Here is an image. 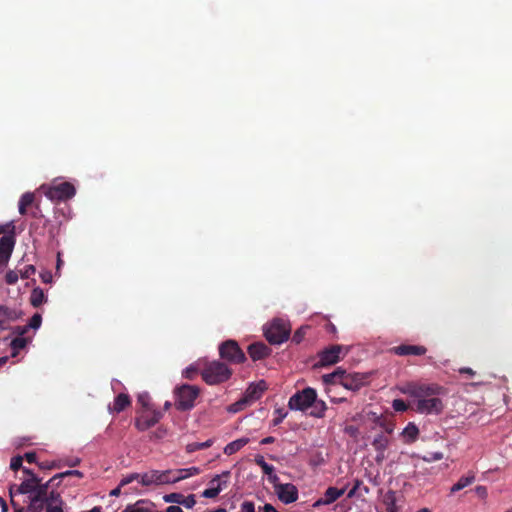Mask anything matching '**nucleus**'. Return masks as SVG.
Returning a JSON list of instances; mask_svg holds the SVG:
<instances>
[{
    "instance_id": "a18cd8bd",
    "label": "nucleus",
    "mask_w": 512,
    "mask_h": 512,
    "mask_svg": "<svg viewBox=\"0 0 512 512\" xmlns=\"http://www.w3.org/2000/svg\"><path fill=\"white\" fill-rule=\"evenodd\" d=\"M195 504H196L195 496L193 494H191L188 496L183 495L180 505H183L184 507L190 509V508H193L195 506Z\"/></svg>"
},
{
    "instance_id": "bf43d9fd",
    "label": "nucleus",
    "mask_w": 512,
    "mask_h": 512,
    "mask_svg": "<svg viewBox=\"0 0 512 512\" xmlns=\"http://www.w3.org/2000/svg\"><path fill=\"white\" fill-rule=\"evenodd\" d=\"M137 402L142 405L143 408L148 409L149 396L148 394H140L137 398Z\"/></svg>"
},
{
    "instance_id": "09e8293b",
    "label": "nucleus",
    "mask_w": 512,
    "mask_h": 512,
    "mask_svg": "<svg viewBox=\"0 0 512 512\" xmlns=\"http://www.w3.org/2000/svg\"><path fill=\"white\" fill-rule=\"evenodd\" d=\"M37 464H38V467L42 470H51V469L60 467V465L58 463H56L55 461H51V462L50 461H42Z\"/></svg>"
},
{
    "instance_id": "680f3d73",
    "label": "nucleus",
    "mask_w": 512,
    "mask_h": 512,
    "mask_svg": "<svg viewBox=\"0 0 512 512\" xmlns=\"http://www.w3.org/2000/svg\"><path fill=\"white\" fill-rule=\"evenodd\" d=\"M185 469H186L188 478L198 475L201 472V470L198 467H194V466L190 467V468H185Z\"/></svg>"
},
{
    "instance_id": "6e6d98bb",
    "label": "nucleus",
    "mask_w": 512,
    "mask_h": 512,
    "mask_svg": "<svg viewBox=\"0 0 512 512\" xmlns=\"http://www.w3.org/2000/svg\"><path fill=\"white\" fill-rule=\"evenodd\" d=\"M175 474H176V478H173L174 479V483L188 478L187 472H186L185 468L184 469H177V470H175Z\"/></svg>"
},
{
    "instance_id": "c03bdc74",
    "label": "nucleus",
    "mask_w": 512,
    "mask_h": 512,
    "mask_svg": "<svg viewBox=\"0 0 512 512\" xmlns=\"http://www.w3.org/2000/svg\"><path fill=\"white\" fill-rule=\"evenodd\" d=\"M392 407L397 412H405L408 409V405L402 399L393 400Z\"/></svg>"
},
{
    "instance_id": "393cba45",
    "label": "nucleus",
    "mask_w": 512,
    "mask_h": 512,
    "mask_svg": "<svg viewBox=\"0 0 512 512\" xmlns=\"http://www.w3.org/2000/svg\"><path fill=\"white\" fill-rule=\"evenodd\" d=\"M15 246V236L13 233L5 234L0 238V252L12 253Z\"/></svg>"
},
{
    "instance_id": "4be33fe9",
    "label": "nucleus",
    "mask_w": 512,
    "mask_h": 512,
    "mask_svg": "<svg viewBox=\"0 0 512 512\" xmlns=\"http://www.w3.org/2000/svg\"><path fill=\"white\" fill-rule=\"evenodd\" d=\"M249 443V438H246V437H243V438H239L237 440H234L230 443H228L225 447H224V453L226 455H233L235 454L236 452H238L239 450H241L244 446H246L247 444Z\"/></svg>"
},
{
    "instance_id": "0eeeda50",
    "label": "nucleus",
    "mask_w": 512,
    "mask_h": 512,
    "mask_svg": "<svg viewBox=\"0 0 512 512\" xmlns=\"http://www.w3.org/2000/svg\"><path fill=\"white\" fill-rule=\"evenodd\" d=\"M220 357L233 364L245 362L246 356L235 340H226L219 346Z\"/></svg>"
},
{
    "instance_id": "f8f14e48",
    "label": "nucleus",
    "mask_w": 512,
    "mask_h": 512,
    "mask_svg": "<svg viewBox=\"0 0 512 512\" xmlns=\"http://www.w3.org/2000/svg\"><path fill=\"white\" fill-rule=\"evenodd\" d=\"M343 349L344 348L341 345H331L330 347L324 349L318 354L319 359L317 365L320 367H325L337 363L341 358L340 354Z\"/></svg>"
},
{
    "instance_id": "864d4df0",
    "label": "nucleus",
    "mask_w": 512,
    "mask_h": 512,
    "mask_svg": "<svg viewBox=\"0 0 512 512\" xmlns=\"http://www.w3.org/2000/svg\"><path fill=\"white\" fill-rule=\"evenodd\" d=\"M376 424H378L379 426L383 427L385 429V431L388 433V434H391L393 432V427L392 425L390 424H387L385 422V420H383L382 418L380 417H376V420H375Z\"/></svg>"
},
{
    "instance_id": "3c124183",
    "label": "nucleus",
    "mask_w": 512,
    "mask_h": 512,
    "mask_svg": "<svg viewBox=\"0 0 512 512\" xmlns=\"http://www.w3.org/2000/svg\"><path fill=\"white\" fill-rule=\"evenodd\" d=\"M141 479V475L140 474H137V473H133V474H130L126 477H124L121 481H120V486H125L127 484H130L132 483L134 480H138V479Z\"/></svg>"
},
{
    "instance_id": "f257e3e1",
    "label": "nucleus",
    "mask_w": 512,
    "mask_h": 512,
    "mask_svg": "<svg viewBox=\"0 0 512 512\" xmlns=\"http://www.w3.org/2000/svg\"><path fill=\"white\" fill-rule=\"evenodd\" d=\"M402 392L415 398V410L420 414L439 415L444 410L441 397L445 396L447 392L438 384L408 382Z\"/></svg>"
},
{
    "instance_id": "a211bd4d",
    "label": "nucleus",
    "mask_w": 512,
    "mask_h": 512,
    "mask_svg": "<svg viewBox=\"0 0 512 512\" xmlns=\"http://www.w3.org/2000/svg\"><path fill=\"white\" fill-rule=\"evenodd\" d=\"M254 461L261 467L263 473L268 476V480L271 484L279 480V477L274 473V467L268 464L262 455H256Z\"/></svg>"
},
{
    "instance_id": "2f4dec72",
    "label": "nucleus",
    "mask_w": 512,
    "mask_h": 512,
    "mask_svg": "<svg viewBox=\"0 0 512 512\" xmlns=\"http://www.w3.org/2000/svg\"><path fill=\"white\" fill-rule=\"evenodd\" d=\"M389 438L383 433L378 434L372 441L375 451H386L389 445Z\"/></svg>"
},
{
    "instance_id": "f704fd0d",
    "label": "nucleus",
    "mask_w": 512,
    "mask_h": 512,
    "mask_svg": "<svg viewBox=\"0 0 512 512\" xmlns=\"http://www.w3.org/2000/svg\"><path fill=\"white\" fill-rule=\"evenodd\" d=\"M358 491H363L365 494L369 493V488L365 485H363V482L359 479L354 480L353 487L349 490L347 497L353 498L355 496H360L361 493H358Z\"/></svg>"
},
{
    "instance_id": "e2e57ef3",
    "label": "nucleus",
    "mask_w": 512,
    "mask_h": 512,
    "mask_svg": "<svg viewBox=\"0 0 512 512\" xmlns=\"http://www.w3.org/2000/svg\"><path fill=\"white\" fill-rule=\"evenodd\" d=\"M442 458H443V454L441 452H435V453H431L430 458H424V459L427 461H431V460L437 461V460H441Z\"/></svg>"
},
{
    "instance_id": "9d476101",
    "label": "nucleus",
    "mask_w": 512,
    "mask_h": 512,
    "mask_svg": "<svg viewBox=\"0 0 512 512\" xmlns=\"http://www.w3.org/2000/svg\"><path fill=\"white\" fill-rule=\"evenodd\" d=\"M162 418V413L157 410L145 409L135 419V427L139 431H146L155 426Z\"/></svg>"
},
{
    "instance_id": "20e7f679",
    "label": "nucleus",
    "mask_w": 512,
    "mask_h": 512,
    "mask_svg": "<svg viewBox=\"0 0 512 512\" xmlns=\"http://www.w3.org/2000/svg\"><path fill=\"white\" fill-rule=\"evenodd\" d=\"M199 395V388L194 385L183 384L174 389V405L179 411L191 410Z\"/></svg>"
},
{
    "instance_id": "aec40b11",
    "label": "nucleus",
    "mask_w": 512,
    "mask_h": 512,
    "mask_svg": "<svg viewBox=\"0 0 512 512\" xmlns=\"http://www.w3.org/2000/svg\"><path fill=\"white\" fill-rule=\"evenodd\" d=\"M154 507L151 501L141 499L133 504L127 505L121 512H149V510Z\"/></svg>"
},
{
    "instance_id": "473e14b6",
    "label": "nucleus",
    "mask_w": 512,
    "mask_h": 512,
    "mask_svg": "<svg viewBox=\"0 0 512 512\" xmlns=\"http://www.w3.org/2000/svg\"><path fill=\"white\" fill-rule=\"evenodd\" d=\"M383 503L386 506V512H397L396 494L394 491L389 490L383 498Z\"/></svg>"
},
{
    "instance_id": "4d7b16f0",
    "label": "nucleus",
    "mask_w": 512,
    "mask_h": 512,
    "mask_svg": "<svg viewBox=\"0 0 512 512\" xmlns=\"http://www.w3.org/2000/svg\"><path fill=\"white\" fill-rule=\"evenodd\" d=\"M275 413H277L278 416L273 419V425L277 426L283 421V419L286 417L287 413L283 412L282 409H277L275 411Z\"/></svg>"
},
{
    "instance_id": "ea45409f",
    "label": "nucleus",
    "mask_w": 512,
    "mask_h": 512,
    "mask_svg": "<svg viewBox=\"0 0 512 512\" xmlns=\"http://www.w3.org/2000/svg\"><path fill=\"white\" fill-rule=\"evenodd\" d=\"M307 329H308V327H303V326L300 327L299 329H297L292 336V342L295 344H300L306 335Z\"/></svg>"
},
{
    "instance_id": "e433bc0d",
    "label": "nucleus",
    "mask_w": 512,
    "mask_h": 512,
    "mask_svg": "<svg viewBox=\"0 0 512 512\" xmlns=\"http://www.w3.org/2000/svg\"><path fill=\"white\" fill-rule=\"evenodd\" d=\"M213 443H214L213 439H208L205 442L189 443L186 446V451L188 453H193V452L198 451V450L207 449V448L211 447L213 445Z\"/></svg>"
},
{
    "instance_id": "72a5a7b5",
    "label": "nucleus",
    "mask_w": 512,
    "mask_h": 512,
    "mask_svg": "<svg viewBox=\"0 0 512 512\" xmlns=\"http://www.w3.org/2000/svg\"><path fill=\"white\" fill-rule=\"evenodd\" d=\"M28 343V339L24 337H16L10 342V347L12 349L11 356L16 357L19 353V350L26 347Z\"/></svg>"
},
{
    "instance_id": "f03ea898",
    "label": "nucleus",
    "mask_w": 512,
    "mask_h": 512,
    "mask_svg": "<svg viewBox=\"0 0 512 512\" xmlns=\"http://www.w3.org/2000/svg\"><path fill=\"white\" fill-rule=\"evenodd\" d=\"M322 378L327 384H340L351 391H358L365 382V377L362 374H347L345 370L340 368L336 369L332 373L323 375Z\"/></svg>"
},
{
    "instance_id": "39448f33",
    "label": "nucleus",
    "mask_w": 512,
    "mask_h": 512,
    "mask_svg": "<svg viewBox=\"0 0 512 512\" xmlns=\"http://www.w3.org/2000/svg\"><path fill=\"white\" fill-rule=\"evenodd\" d=\"M290 326L281 319H274L264 331L266 340L270 344H282L290 336Z\"/></svg>"
},
{
    "instance_id": "0e129e2a",
    "label": "nucleus",
    "mask_w": 512,
    "mask_h": 512,
    "mask_svg": "<svg viewBox=\"0 0 512 512\" xmlns=\"http://www.w3.org/2000/svg\"><path fill=\"white\" fill-rule=\"evenodd\" d=\"M11 504H12L15 512H26V508L21 507L18 504H16L14 499H11Z\"/></svg>"
},
{
    "instance_id": "de8ad7c7",
    "label": "nucleus",
    "mask_w": 512,
    "mask_h": 512,
    "mask_svg": "<svg viewBox=\"0 0 512 512\" xmlns=\"http://www.w3.org/2000/svg\"><path fill=\"white\" fill-rule=\"evenodd\" d=\"M12 253L0 252V273L6 268Z\"/></svg>"
},
{
    "instance_id": "6e6552de",
    "label": "nucleus",
    "mask_w": 512,
    "mask_h": 512,
    "mask_svg": "<svg viewBox=\"0 0 512 512\" xmlns=\"http://www.w3.org/2000/svg\"><path fill=\"white\" fill-rule=\"evenodd\" d=\"M44 193L48 199L60 202L73 198L76 194V189L70 182H62L48 187Z\"/></svg>"
},
{
    "instance_id": "338daca9",
    "label": "nucleus",
    "mask_w": 512,
    "mask_h": 512,
    "mask_svg": "<svg viewBox=\"0 0 512 512\" xmlns=\"http://www.w3.org/2000/svg\"><path fill=\"white\" fill-rule=\"evenodd\" d=\"M377 455L375 457V460L377 463H381L385 459V451H376Z\"/></svg>"
},
{
    "instance_id": "5fc2aeb1",
    "label": "nucleus",
    "mask_w": 512,
    "mask_h": 512,
    "mask_svg": "<svg viewBox=\"0 0 512 512\" xmlns=\"http://www.w3.org/2000/svg\"><path fill=\"white\" fill-rule=\"evenodd\" d=\"M241 512H255V505L251 501H244L241 504Z\"/></svg>"
},
{
    "instance_id": "cd10ccee",
    "label": "nucleus",
    "mask_w": 512,
    "mask_h": 512,
    "mask_svg": "<svg viewBox=\"0 0 512 512\" xmlns=\"http://www.w3.org/2000/svg\"><path fill=\"white\" fill-rule=\"evenodd\" d=\"M418 434H419V429L412 422L408 423V425L404 428V430L402 432V435L405 438V441L407 443H412V442L416 441Z\"/></svg>"
},
{
    "instance_id": "c756f323",
    "label": "nucleus",
    "mask_w": 512,
    "mask_h": 512,
    "mask_svg": "<svg viewBox=\"0 0 512 512\" xmlns=\"http://www.w3.org/2000/svg\"><path fill=\"white\" fill-rule=\"evenodd\" d=\"M310 408H312L310 416L315 418H323L325 416V411L327 410V405L323 400H318L316 398L315 402L311 405Z\"/></svg>"
},
{
    "instance_id": "a19ab883",
    "label": "nucleus",
    "mask_w": 512,
    "mask_h": 512,
    "mask_svg": "<svg viewBox=\"0 0 512 512\" xmlns=\"http://www.w3.org/2000/svg\"><path fill=\"white\" fill-rule=\"evenodd\" d=\"M36 272V268L34 265H27L24 267V269L19 270L20 277L22 279H29L32 275H34Z\"/></svg>"
},
{
    "instance_id": "774afa93",
    "label": "nucleus",
    "mask_w": 512,
    "mask_h": 512,
    "mask_svg": "<svg viewBox=\"0 0 512 512\" xmlns=\"http://www.w3.org/2000/svg\"><path fill=\"white\" fill-rule=\"evenodd\" d=\"M166 512H183V510L179 506L172 505L166 509Z\"/></svg>"
},
{
    "instance_id": "412c9836",
    "label": "nucleus",
    "mask_w": 512,
    "mask_h": 512,
    "mask_svg": "<svg viewBox=\"0 0 512 512\" xmlns=\"http://www.w3.org/2000/svg\"><path fill=\"white\" fill-rule=\"evenodd\" d=\"M43 501L46 504V510L50 507H56L59 509H63L64 501L61 497V494L54 489H52L48 493V496H46V499H44Z\"/></svg>"
},
{
    "instance_id": "a878e982",
    "label": "nucleus",
    "mask_w": 512,
    "mask_h": 512,
    "mask_svg": "<svg viewBox=\"0 0 512 512\" xmlns=\"http://www.w3.org/2000/svg\"><path fill=\"white\" fill-rule=\"evenodd\" d=\"M475 481V475L473 473H469L466 476H462L450 489L451 493L458 492L465 487L471 485Z\"/></svg>"
},
{
    "instance_id": "dca6fc26",
    "label": "nucleus",
    "mask_w": 512,
    "mask_h": 512,
    "mask_svg": "<svg viewBox=\"0 0 512 512\" xmlns=\"http://www.w3.org/2000/svg\"><path fill=\"white\" fill-rule=\"evenodd\" d=\"M247 352L253 361H258L268 357L271 349L263 342H255L248 346Z\"/></svg>"
},
{
    "instance_id": "f3484780",
    "label": "nucleus",
    "mask_w": 512,
    "mask_h": 512,
    "mask_svg": "<svg viewBox=\"0 0 512 512\" xmlns=\"http://www.w3.org/2000/svg\"><path fill=\"white\" fill-rule=\"evenodd\" d=\"M266 389L267 384L264 380H261L258 383H252L246 389L245 399L248 401L258 400Z\"/></svg>"
},
{
    "instance_id": "58836bf2",
    "label": "nucleus",
    "mask_w": 512,
    "mask_h": 512,
    "mask_svg": "<svg viewBox=\"0 0 512 512\" xmlns=\"http://www.w3.org/2000/svg\"><path fill=\"white\" fill-rule=\"evenodd\" d=\"M19 276H20L19 271L9 270V271H7V273L5 275V282L8 285H14L17 283Z\"/></svg>"
},
{
    "instance_id": "69168bd1",
    "label": "nucleus",
    "mask_w": 512,
    "mask_h": 512,
    "mask_svg": "<svg viewBox=\"0 0 512 512\" xmlns=\"http://www.w3.org/2000/svg\"><path fill=\"white\" fill-rule=\"evenodd\" d=\"M195 373H196V369L194 367H188L185 370V376L189 379H191Z\"/></svg>"
},
{
    "instance_id": "c85d7f7f",
    "label": "nucleus",
    "mask_w": 512,
    "mask_h": 512,
    "mask_svg": "<svg viewBox=\"0 0 512 512\" xmlns=\"http://www.w3.org/2000/svg\"><path fill=\"white\" fill-rule=\"evenodd\" d=\"M44 499H40L37 496L30 497L29 504L26 507V512H42L44 509L46 510V504L43 501Z\"/></svg>"
},
{
    "instance_id": "49530a36",
    "label": "nucleus",
    "mask_w": 512,
    "mask_h": 512,
    "mask_svg": "<svg viewBox=\"0 0 512 512\" xmlns=\"http://www.w3.org/2000/svg\"><path fill=\"white\" fill-rule=\"evenodd\" d=\"M41 323H42V317L40 314L36 313L31 317L27 326H29V329L30 328L38 329L41 326Z\"/></svg>"
},
{
    "instance_id": "5701e85b",
    "label": "nucleus",
    "mask_w": 512,
    "mask_h": 512,
    "mask_svg": "<svg viewBox=\"0 0 512 512\" xmlns=\"http://www.w3.org/2000/svg\"><path fill=\"white\" fill-rule=\"evenodd\" d=\"M54 476L47 482L42 483V480L38 477L36 493L33 496H37L40 499H46L48 493L51 491L50 488L54 487Z\"/></svg>"
},
{
    "instance_id": "423d86ee",
    "label": "nucleus",
    "mask_w": 512,
    "mask_h": 512,
    "mask_svg": "<svg viewBox=\"0 0 512 512\" xmlns=\"http://www.w3.org/2000/svg\"><path fill=\"white\" fill-rule=\"evenodd\" d=\"M316 397V390L311 387H306L301 391H297L290 397L288 407L291 410L306 411L315 402Z\"/></svg>"
},
{
    "instance_id": "8fccbe9b",
    "label": "nucleus",
    "mask_w": 512,
    "mask_h": 512,
    "mask_svg": "<svg viewBox=\"0 0 512 512\" xmlns=\"http://www.w3.org/2000/svg\"><path fill=\"white\" fill-rule=\"evenodd\" d=\"M22 463H23V457H21V456L12 457L11 462H10V468L13 471H17L18 469H20L22 467Z\"/></svg>"
},
{
    "instance_id": "7c9ffc66",
    "label": "nucleus",
    "mask_w": 512,
    "mask_h": 512,
    "mask_svg": "<svg viewBox=\"0 0 512 512\" xmlns=\"http://www.w3.org/2000/svg\"><path fill=\"white\" fill-rule=\"evenodd\" d=\"M21 312L5 305H0V317L4 320L15 321L20 318Z\"/></svg>"
},
{
    "instance_id": "4c0bfd02",
    "label": "nucleus",
    "mask_w": 512,
    "mask_h": 512,
    "mask_svg": "<svg viewBox=\"0 0 512 512\" xmlns=\"http://www.w3.org/2000/svg\"><path fill=\"white\" fill-rule=\"evenodd\" d=\"M170 470L158 471V485L174 483V479L170 477Z\"/></svg>"
},
{
    "instance_id": "052dcab7",
    "label": "nucleus",
    "mask_w": 512,
    "mask_h": 512,
    "mask_svg": "<svg viewBox=\"0 0 512 512\" xmlns=\"http://www.w3.org/2000/svg\"><path fill=\"white\" fill-rule=\"evenodd\" d=\"M23 459H25L28 463H36V453L35 452H27L25 453Z\"/></svg>"
},
{
    "instance_id": "1a4fd4ad",
    "label": "nucleus",
    "mask_w": 512,
    "mask_h": 512,
    "mask_svg": "<svg viewBox=\"0 0 512 512\" xmlns=\"http://www.w3.org/2000/svg\"><path fill=\"white\" fill-rule=\"evenodd\" d=\"M275 494L278 499L284 504H290L298 499V489L292 483H280L278 480L276 483H272Z\"/></svg>"
},
{
    "instance_id": "b1692460",
    "label": "nucleus",
    "mask_w": 512,
    "mask_h": 512,
    "mask_svg": "<svg viewBox=\"0 0 512 512\" xmlns=\"http://www.w3.org/2000/svg\"><path fill=\"white\" fill-rule=\"evenodd\" d=\"M35 196L31 192L24 193L18 203L19 213L21 215L27 214V209L34 204Z\"/></svg>"
},
{
    "instance_id": "2eb2a0df",
    "label": "nucleus",
    "mask_w": 512,
    "mask_h": 512,
    "mask_svg": "<svg viewBox=\"0 0 512 512\" xmlns=\"http://www.w3.org/2000/svg\"><path fill=\"white\" fill-rule=\"evenodd\" d=\"M391 352L398 356H421L427 352V348L422 345L401 344L391 348Z\"/></svg>"
},
{
    "instance_id": "ddd939ff",
    "label": "nucleus",
    "mask_w": 512,
    "mask_h": 512,
    "mask_svg": "<svg viewBox=\"0 0 512 512\" xmlns=\"http://www.w3.org/2000/svg\"><path fill=\"white\" fill-rule=\"evenodd\" d=\"M38 477L33 476V478L25 479L20 485H14L10 487V497L14 499V496L17 494H28V498L32 497L34 493H36L37 489Z\"/></svg>"
},
{
    "instance_id": "13d9d810",
    "label": "nucleus",
    "mask_w": 512,
    "mask_h": 512,
    "mask_svg": "<svg viewBox=\"0 0 512 512\" xmlns=\"http://www.w3.org/2000/svg\"><path fill=\"white\" fill-rule=\"evenodd\" d=\"M29 331V326H16L13 328V333L18 335V337H22Z\"/></svg>"
},
{
    "instance_id": "79ce46f5",
    "label": "nucleus",
    "mask_w": 512,
    "mask_h": 512,
    "mask_svg": "<svg viewBox=\"0 0 512 512\" xmlns=\"http://www.w3.org/2000/svg\"><path fill=\"white\" fill-rule=\"evenodd\" d=\"M182 497H183V494H181V493H170V494L165 495L163 497V499L166 503L181 504Z\"/></svg>"
},
{
    "instance_id": "6ab92c4d",
    "label": "nucleus",
    "mask_w": 512,
    "mask_h": 512,
    "mask_svg": "<svg viewBox=\"0 0 512 512\" xmlns=\"http://www.w3.org/2000/svg\"><path fill=\"white\" fill-rule=\"evenodd\" d=\"M131 405V399L128 394L120 393L115 399L112 407H109L110 411L120 413Z\"/></svg>"
},
{
    "instance_id": "c9c22d12",
    "label": "nucleus",
    "mask_w": 512,
    "mask_h": 512,
    "mask_svg": "<svg viewBox=\"0 0 512 512\" xmlns=\"http://www.w3.org/2000/svg\"><path fill=\"white\" fill-rule=\"evenodd\" d=\"M158 480V470H152L141 475L140 483L144 486H150L152 484L158 485Z\"/></svg>"
},
{
    "instance_id": "37998d69",
    "label": "nucleus",
    "mask_w": 512,
    "mask_h": 512,
    "mask_svg": "<svg viewBox=\"0 0 512 512\" xmlns=\"http://www.w3.org/2000/svg\"><path fill=\"white\" fill-rule=\"evenodd\" d=\"M69 476H76V477L82 478L83 473L78 470H67L65 472L58 473V474L54 475V479H62V478L69 477Z\"/></svg>"
},
{
    "instance_id": "4468645a",
    "label": "nucleus",
    "mask_w": 512,
    "mask_h": 512,
    "mask_svg": "<svg viewBox=\"0 0 512 512\" xmlns=\"http://www.w3.org/2000/svg\"><path fill=\"white\" fill-rule=\"evenodd\" d=\"M346 492V487L338 489L336 487L330 486L324 492V496L319 498L313 503L314 508H318L323 505H330L338 500L341 496Z\"/></svg>"
},
{
    "instance_id": "603ef678",
    "label": "nucleus",
    "mask_w": 512,
    "mask_h": 512,
    "mask_svg": "<svg viewBox=\"0 0 512 512\" xmlns=\"http://www.w3.org/2000/svg\"><path fill=\"white\" fill-rule=\"evenodd\" d=\"M476 495L481 499H486L488 496V490L485 486L479 485L475 487Z\"/></svg>"
},
{
    "instance_id": "7ed1b4c3",
    "label": "nucleus",
    "mask_w": 512,
    "mask_h": 512,
    "mask_svg": "<svg viewBox=\"0 0 512 512\" xmlns=\"http://www.w3.org/2000/svg\"><path fill=\"white\" fill-rule=\"evenodd\" d=\"M231 375V369L225 363L220 361H213L206 364L201 371L202 379L209 385L225 382Z\"/></svg>"
},
{
    "instance_id": "bb28decb",
    "label": "nucleus",
    "mask_w": 512,
    "mask_h": 512,
    "mask_svg": "<svg viewBox=\"0 0 512 512\" xmlns=\"http://www.w3.org/2000/svg\"><path fill=\"white\" fill-rule=\"evenodd\" d=\"M46 301L47 297L45 296L44 291L40 287H36L32 290L30 295V303L33 307L38 308Z\"/></svg>"
},
{
    "instance_id": "9b49d317",
    "label": "nucleus",
    "mask_w": 512,
    "mask_h": 512,
    "mask_svg": "<svg viewBox=\"0 0 512 512\" xmlns=\"http://www.w3.org/2000/svg\"><path fill=\"white\" fill-rule=\"evenodd\" d=\"M230 475H231L230 471H223L221 474L215 475L211 479L209 484L213 485V483H217V486H212L210 488L205 489L202 492V496L205 498L217 497L222 490L227 488Z\"/></svg>"
}]
</instances>
